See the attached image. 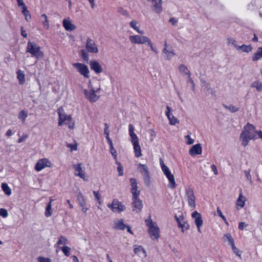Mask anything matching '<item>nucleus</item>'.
Here are the masks:
<instances>
[{"instance_id": "obj_37", "label": "nucleus", "mask_w": 262, "mask_h": 262, "mask_svg": "<svg viewBox=\"0 0 262 262\" xmlns=\"http://www.w3.org/2000/svg\"><path fill=\"white\" fill-rule=\"evenodd\" d=\"M28 116V114L25 110H21L18 114V118L24 122Z\"/></svg>"}, {"instance_id": "obj_60", "label": "nucleus", "mask_w": 262, "mask_h": 262, "mask_svg": "<svg viewBox=\"0 0 262 262\" xmlns=\"http://www.w3.org/2000/svg\"><path fill=\"white\" fill-rule=\"evenodd\" d=\"M247 226L248 225L246 224L245 222H240L238 225V229L241 230H242Z\"/></svg>"}, {"instance_id": "obj_24", "label": "nucleus", "mask_w": 262, "mask_h": 262, "mask_svg": "<svg viewBox=\"0 0 262 262\" xmlns=\"http://www.w3.org/2000/svg\"><path fill=\"white\" fill-rule=\"evenodd\" d=\"M246 201V197L243 195L242 190H241L240 193L236 201V205L241 208H243L245 206Z\"/></svg>"}, {"instance_id": "obj_56", "label": "nucleus", "mask_w": 262, "mask_h": 262, "mask_svg": "<svg viewBox=\"0 0 262 262\" xmlns=\"http://www.w3.org/2000/svg\"><path fill=\"white\" fill-rule=\"evenodd\" d=\"M110 151L112 154V156L114 157L115 158L117 157V151L114 148V146L110 147Z\"/></svg>"}, {"instance_id": "obj_5", "label": "nucleus", "mask_w": 262, "mask_h": 262, "mask_svg": "<svg viewBox=\"0 0 262 262\" xmlns=\"http://www.w3.org/2000/svg\"><path fill=\"white\" fill-rule=\"evenodd\" d=\"M185 197L188 202L189 207L194 209L195 207L196 204L195 197L192 188L190 187L186 188Z\"/></svg>"}, {"instance_id": "obj_33", "label": "nucleus", "mask_w": 262, "mask_h": 262, "mask_svg": "<svg viewBox=\"0 0 262 262\" xmlns=\"http://www.w3.org/2000/svg\"><path fill=\"white\" fill-rule=\"evenodd\" d=\"M250 86L251 88H255L258 92L262 91V83L258 81L253 82Z\"/></svg>"}, {"instance_id": "obj_64", "label": "nucleus", "mask_w": 262, "mask_h": 262, "mask_svg": "<svg viewBox=\"0 0 262 262\" xmlns=\"http://www.w3.org/2000/svg\"><path fill=\"white\" fill-rule=\"evenodd\" d=\"M181 228L182 229V232L184 231L183 229H188L189 228V225L186 222H183V224L182 225Z\"/></svg>"}, {"instance_id": "obj_11", "label": "nucleus", "mask_w": 262, "mask_h": 262, "mask_svg": "<svg viewBox=\"0 0 262 262\" xmlns=\"http://www.w3.org/2000/svg\"><path fill=\"white\" fill-rule=\"evenodd\" d=\"M192 217L194 219V223L196 226L198 231L201 232V227L203 225L202 216L198 211H195L192 213Z\"/></svg>"}, {"instance_id": "obj_19", "label": "nucleus", "mask_w": 262, "mask_h": 262, "mask_svg": "<svg viewBox=\"0 0 262 262\" xmlns=\"http://www.w3.org/2000/svg\"><path fill=\"white\" fill-rule=\"evenodd\" d=\"M58 114L59 115V126H62L63 123H65L67 121H71L72 120L71 115H67L64 112L62 113L59 110H58Z\"/></svg>"}, {"instance_id": "obj_23", "label": "nucleus", "mask_w": 262, "mask_h": 262, "mask_svg": "<svg viewBox=\"0 0 262 262\" xmlns=\"http://www.w3.org/2000/svg\"><path fill=\"white\" fill-rule=\"evenodd\" d=\"M40 20L44 29L49 30L50 29V24L47 15L46 14H42L40 16Z\"/></svg>"}, {"instance_id": "obj_15", "label": "nucleus", "mask_w": 262, "mask_h": 262, "mask_svg": "<svg viewBox=\"0 0 262 262\" xmlns=\"http://www.w3.org/2000/svg\"><path fill=\"white\" fill-rule=\"evenodd\" d=\"M50 162L47 159H40L36 164L35 169L37 171H39L46 167L49 166Z\"/></svg>"}, {"instance_id": "obj_20", "label": "nucleus", "mask_w": 262, "mask_h": 262, "mask_svg": "<svg viewBox=\"0 0 262 262\" xmlns=\"http://www.w3.org/2000/svg\"><path fill=\"white\" fill-rule=\"evenodd\" d=\"M189 153L192 156L201 154L202 146L201 144H196L193 145L189 149Z\"/></svg>"}, {"instance_id": "obj_46", "label": "nucleus", "mask_w": 262, "mask_h": 262, "mask_svg": "<svg viewBox=\"0 0 262 262\" xmlns=\"http://www.w3.org/2000/svg\"><path fill=\"white\" fill-rule=\"evenodd\" d=\"M81 53L83 59L88 62L89 60V56L86 51L84 49L81 50Z\"/></svg>"}, {"instance_id": "obj_2", "label": "nucleus", "mask_w": 262, "mask_h": 262, "mask_svg": "<svg viewBox=\"0 0 262 262\" xmlns=\"http://www.w3.org/2000/svg\"><path fill=\"white\" fill-rule=\"evenodd\" d=\"M129 40L132 43L145 44L149 47L151 51L158 53V51L156 46L152 42L150 39L145 35H134L129 36Z\"/></svg>"}, {"instance_id": "obj_52", "label": "nucleus", "mask_w": 262, "mask_h": 262, "mask_svg": "<svg viewBox=\"0 0 262 262\" xmlns=\"http://www.w3.org/2000/svg\"><path fill=\"white\" fill-rule=\"evenodd\" d=\"M93 194L97 199V200L99 202V204H101V195L99 194L98 191H94Z\"/></svg>"}, {"instance_id": "obj_55", "label": "nucleus", "mask_w": 262, "mask_h": 262, "mask_svg": "<svg viewBox=\"0 0 262 262\" xmlns=\"http://www.w3.org/2000/svg\"><path fill=\"white\" fill-rule=\"evenodd\" d=\"M39 262H51V260L48 258L39 256L37 258Z\"/></svg>"}, {"instance_id": "obj_39", "label": "nucleus", "mask_w": 262, "mask_h": 262, "mask_svg": "<svg viewBox=\"0 0 262 262\" xmlns=\"http://www.w3.org/2000/svg\"><path fill=\"white\" fill-rule=\"evenodd\" d=\"M223 106L225 108L229 110L232 113L236 112L239 110V108L238 107H236V106H233V105H227L226 104H223Z\"/></svg>"}, {"instance_id": "obj_8", "label": "nucleus", "mask_w": 262, "mask_h": 262, "mask_svg": "<svg viewBox=\"0 0 262 262\" xmlns=\"http://www.w3.org/2000/svg\"><path fill=\"white\" fill-rule=\"evenodd\" d=\"M132 200L133 211L136 213L140 212L143 208V203L140 199L139 196H136L135 198L133 196Z\"/></svg>"}, {"instance_id": "obj_48", "label": "nucleus", "mask_w": 262, "mask_h": 262, "mask_svg": "<svg viewBox=\"0 0 262 262\" xmlns=\"http://www.w3.org/2000/svg\"><path fill=\"white\" fill-rule=\"evenodd\" d=\"M233 252L237 255L240 256L241 252L239 250L235 247L234 243L233 245H230Z\"/></svg>"}, {"instance_id": "obj_25", "label": "nucleus", "mask_w": 262, "mask_h": 262, "mask_svg": "<svg viewBox=\"0 0 262 262\" xmlns=\"http://www.w3.org/2000/svg\"><path fill=\"white\" fill-rule=\"evenodd\" d=\"M134 252L136 254H137L139 256L142 255L144 257L146 256V251L142 246L135 247L134 249Z\"/></svg>"}, {"instance_id": "obj_28", "label": "nucleus", "mask_w": 262, "mask_h": 262, "mask_svg": "<svg viewBox=\"0 0 262 262\" xmlns=\"http://www.w3.org/2000/svg\"><path fill=\"white\" fill-rule=\"evenodd\" d=\"M16 73L17 78L18 80L19 84H24L25 82V75L24 72L20 70H18Z\"/></svg>"}, {"instance_id": "obj_61", "label": "nucleus", "mask_w": 262, "mask_h": 262, "mask_svg": "<svg viewBox=\"0 0 262 262\" xmlns=\"http://www.w3.org/2000/svg\"><path fill=\"white\" fill-rule=\"evenodd\" d=\"M66 124L68 126V127L70 129H72L74 127V123L73 122H72V120L71 121H67L65 122Z\"/></svg>"}, {"instance_id": "obj_3", "label": "nucleus", "mask_w": 262, "mask_h": 262, "mask_svg": "<svg viewBox=\"0 0 262 262\" xmlns=\"http://www.w3.org/2000/svg\"><path fill=\"white\" fill-rule=\"evenodd\" d=\"M146 226L148 227V233L152 239H157L159 238V228L157 226L156 223L153 222L151 219V216H149L148 219L145 221Z\"/></svg>"}, {"instance_id": "obj_50", "label": "nucleus", "mask_w": 262, "mask_h": 262, "mask_svg": "<svg viewBox=\"0 0 262 262\" xmlns=\"http://www.w3.org/2000/svg\"><path fill=\"white\" fill-rule=\"evenodd\" d=\"M144 176V183L146 185H148L150 183V177L149 175V173L145 174Z\"/></svg>"}, {"instance_id": "obj_59", "label": "nucleus", "mask_w": 262, "mask_h": 262, "mask_svg": "<svg viewBox=\"0 0 262 262\" xmlns=\"http://www.w3.org/2000/svg\"><path fill=\"white\" fill-rule=\"evenodd\" d=\"M250 169H249L248 170H245L244 171L245 173V175L247 177V179L249 180L250 182L252 181V177H251V176L250 173Z\"/></svg>"}, {"instance_id": "obj_13", "label": "nucleus", "mask_w": 262, "mask_h": 262, "mask_svg": "<svg viewBox=\"0 0 262 262\" xmlns=\"http://www.w3.org/2000/svg\"><path fill=\"white\" fill-rule=\"evenodd\" d=\"M98 90L96 91H98ZM84 94L86 98L89 100L90 101L94 102L97 101L99 98V96L96 94V91L93 89L88 91L86 90L84 91Z\"/></svg>"}, {"instance_id": "obj_9", "label": "nucleus", "mask_w": 262, "mask_h": 262, "mask_svg": "<svg viewBox=\"0 0 262 262\" xmlns=\"http://www.w3.org/2000/svg\"><path fill=\"white\" fill-rule=\"evenodd\" d=\"M85 48L89 52L97 53L98 49L94 40L88 37L86 40Z\"/></svg>"}, {"instance_id": "obj_63", "label": "nucleus", "mask_w": 262, "mask_h": 262, "mask_svg": "<svg viewBox=\"0 0 262 262\" xmlns=\"http://www.w3.org/2000/svg\"><path fill=\"white\" fill-rule=\"evenodd\" d=\"M211 170L213 172L214 174H215V175L217 174V168H216V166L215 165L212 164L211 166Z\"/></svg>"}, {"instance_id": "obj_21", "label": "nucleus", "mask_w": 262, "mask_h": 262, "mask_svg": "<svg viewBox=\"0 0 262 262\" xmlns=\"http://www.w3.org/2000/svg\"><path fill=\"white\" fill-rule=\"evenodd\" d=\"M130 27L140 34H143L144 33L143 30L140 29V24L137 20L133 19L129 23Z\"/></svg>"}, {"instance_id": "obj_1", "label": "nucleus", "mask_w": 262, "mask_h": 262, "mask_svg": "<svg viewBox=\"0 0 262 262\" xmlns=\"http://www.w3.org/2000/svg\"><path fill=\"white\" fill-rule=\"evenodd\" d=\"M256 132L255 127L252 124L248 123L247 125L244 127L240 135L242 145L246 146L250 140L254 139Z\"/></svg>"}, {"instance_id": "obj_34", "label": "nucleus", "mask_w": 262, "mask_h": 262, "mask_svg": "<svg viewBox=\"0 0 262 262\" xmlns=\"http://www.w3.org/2000/svg\"><path fill=\"white\" fill-rule=\"evenodd\" d=\"M138 169L143 176L149 173L148 167L146 165L139 164Z\"/></svg>"}, {"instance_id": "obj_27", "label": "nucleus", "mask_w": 262, "mask_h": 262, "mask_svg": "<svg viewBox=\"0 0 262 262\" xmlns=\"http://www.w3.org/2000/svg\"><path fill=\"white\" fill-rule=\"evenodd\" d=\"M236 49L237 51H241L243 52L249 53L252 50V48L250 45H243L242 46H236Z\"/></svg>"}, {"instance_id": "obj_6", "label": "nucleus", "mask_w": 262, "mask_h": 262, "mask_svg": "<svg viewBox=\"0 0 262 262\" xmlns=\"http://www.w3.org/2000/svg\"><path fill=\"white\" fill-rule=\"evenodd\" d=\"M107 206L114 212L120 213L125 209L124 205L116 199L113 200L112 204H108Z\"/></svg>"}, {"instance_id": "obj_10", "label": "nucleus", "mask_w": 262, "mask_h": 262, "mask_svg": "<svg viewBox=\"0 0 262 262\" xmlns=\"http://www.w3.org/2000/svg\"><path fill=\"white\" fill-rule=\"evenodd\" d=\"M81 164H77L73 165V168L75 170V175L78 176L80 178L82 179L84 181H88V179L86 178L84 170L81 167Z\"/></svg>"}, {"instance_id": "obj_47", "label": "nucleus", "mask_w": 262, "mask_h": 262, "mask_svg": "<svg viewBox=\"0 0 262 262\" xmlns=\"http://www.w3.org/2000/svg\"><path fill=\"white\" fill-rule=\"evenodd\" d=\"M17 5H18V7L21 8V10H24V9L27 8L23 0H17Z\"/></svg>"}, {"instance_id": "obj_36", "label": "nucleus", "mask_w": 262, "mask_h": 262, "mask_svg": "<svg viewBox=\"0 0 262 262\" xmlns=\"http://www.w3.org/2000/svg\"><path fill=\"white\" fill-rule=\"evenodd\" d=\"M77 200L79 203V206H83L85 204V200L83 195L81 192L78 193L77 194Z\"/></svg>"}, {"instance_id": "obj_30", "label": "nucleus", "mask_w": 262, "mask_h": 262, "mask_svg": "<svg viewBox=\"0 0 262 262\" xmlns=\"http://www.w3.org/2000/svg\"><path fill=\"white\" fill-rule=\"evenodd\" d=\"M134 146V150L135 154V156L139 158L142 156L141 152V147L139 145V142L133 144Z\"/></svg>"}, {"instance_id": "obj_14", "label": "nucleus", "mask_w": 262, "mask_h": 262, "mask_svg": "<svg viewBox=\"0 0 262 262\" xmlns=\"http://www.w3.org/2000/svg\"><path fill=\"white\" fill-rule=\"evenodd\" d=\"M152 3V8L154 11L159 14L162 11V0H147Z\"/></svg>"}, {"instance_id": "obj_57", "label": "nucleus", "mask_w": 262, "mask_h": 262, "mask_svg": "<svg viewBox=\"0 0 262 262\" xmlns=\"http://www.w3.org/2000/svg\"><path fill=\"white\" fill-rule=\"evenodd\" d=\"M109 125L107 123H105L104 124V133L106 136H109L110 132H109Z\"/></svg>"}, {"instance_id": "obj_44", "label": "nucleus", "mask_w": 262, "mask_h": 262, "mask_svg": "<svg viewBox=\"0 0 262 262\" xmlns=\"http://www.w3.org/2000/svg\"><path fill=\"white\" fill-rule=\"evenodd\" d=\"M116 164L118 165L117 170L118 171V176H122L123 175V168L121 164L119 162H116Z\"/></svg>"}, {"instance_id": "obj_54", "label": "nucleus", "mask_w": 262, "mask_h": 262, "mask_svg": "<svg viewBox=\"0 0 262 262\" xmlns=\"http://www.w3.org/2000/svg\"><path fill=\"white\" fill-rule=\"evenodd\" d=\"M216 211L219 215L227 224V223L226 222L225 216L223 214L222 212L221 211L219 207L217 208Z\"/></svg>"}, {"instance_id": "obj_51", "label": "nucleus", "mask_w": 262, "mask_h": 262, "mask_svg": "<svg viewBox=\"0 0 262 262\" xmlns=\"http://www.w3.org/2000/svg\"><path fill=\"white\" fill-rule=\"evenodd\" d=\"M228 44V45H233L235 48H236V46H238V45H237L236 43V41L232 38H228V42H227Z\"/></svg>"}, {"instance_id": "obj_35", "label": "nucleus", "mask_w": 262, "mask_h": 262, "mask_svg": "<svg viewBox=\"0 0 262 262\" xmlns=\"http://www.w3.org/2000/svg\"><path fill=\"white\" fill-rule=\"evenodd\" d=\"M2 189L5 193L8 195L11 194V189L6 183H2L1 185Z\"/></svg>"}, {"instance_id": "obj_49", "label": "nucleus", "mask_w": 262, "mask_h": 262, "mask_svg": "<svg viewBox=\"0 0 262 262\" xmlns=\"http://www.w3.org/2000/svg\"><path fill=\"white\" fill-rule=\"evenodd\" d=\"M0 215L3 217H6L8 215L7 210L3 208H0Z\"/></svg>"}, {"instance_id": "obj_45", "label": "nucleus", "mask_w": 262, "mask_h": 262, "mask_svg": "<svg viewBox=\"0 0 262 262\" xmlns=\"http://www.w3.org/2000/svg\"><path fill=\"white\" fill-rule=\"evenodd\" d=\"M190 134L191 133H190V134H188L187 135V136H185V138L186 139H187V140L186 141V143L187 144V145H191L194 142V139H192L191 137H190Z\"/></svg>"}, {"instance_id": "obj_22", "label": "nucleus", "mask_w": 262, "mask_h": 262, "mask_svg": "<svg viewBox=\"0 0 262 262\" xmlns=\"http://www.w3.org/2000/svg\"><path fill=\"white\" fill-rule=\"evenodd\" d=\"M128 130L129 136L131 138V142L132 143V144L138 143L139 139L136 134L134 133V128L133 125H129Z\"/></svg>"}, {"instance_id": "obj_58", "label": "nucleus", "mask_w": 262, "mask_h": 262, "mask_svg": "<svg viewBox=\"0 0 262 262\" xmlns=\"http://www.w3.org/2000/svg\"><path fill=\"white\" fill-rule=\"evenodd\" d=\"M169 22L173 26H176L178 23V19L174 17H171L169 19Z\"/></svg>"}, {"instance_id": "obj_29", "label": "nucleus", "mask_w": 262, "mask_h": 262, "mask_svg": "<svg viewBox=\"0 0 262 262\" xmlns=\"http://www.w3.org/2000/svg\"><path fill=\"white\" fill-rule=\"evenodd\" d=\"M223 239L225 242H228L229 245H233L234 243V240L230 233L225 234L223 237Z\"/></svg>"}, {"instance_id": "obj_17", "label": "nucleus", "mask_w": 262, "mask_h": 262, "mask_svg": "<svg viewBox=\"0 0 262 262\" xmlns=\"http://www.w3.org/2000/svg\"><path fill=\"white\" fill-rule=\"evenodd\" d=\"M62 24L64 28L67 31H72L76 28V27L72 23V21L70 17L64 19Z\"/></svg>"}, {"instance_id": "obj_40", "label": "nucleus", "mask_w": 262, "mask_h": 262, "mask_svg": "<svg viewBox=\"0 0 262 262\" xmlns=\"http://www.w3.org/2000/svg\"><path fill=\"white\" fill-rule=\"evenodd\" d=\"M22 13L25 17V19L27 21H29L31 18V14L27 9V8L21 10Z\"/></svg>"}, {"instance_id": "obj_7", "label": "nucleus", "mask_w": 262, "mask_h": 262, "mask_svg": "<svg viewBox=\"0 0 262 262\" xmlns=\"http://www.w3.org/2000/svg\"><path fill=\"white\" fill-rule=\"evenodd\" d=\"M163 168L164 169L162 171L169 180V184L168 185V186L172 189L176 187V184L173 175L171 173V171L168 167H164Z\"/></svg>"}, {"instance_id": "obj_26", "label": "nucleus", "mask_w": 262, "mask_h": 262, "mask_svg": "<svg viewBox=\"0 0 262 262\" xmlns=\"http://www.w3.org/2000/svg\"><path fill=\"white\" fill-rule=\"evenodd\" d=\"M77 69V71L80 73L81 75H83L84 77H89V70L88 67H76Z\"/></svg>"}, {"instance_id": "obj_18", "label": "nucleus", "mask_w": 262, "mask_h": 262, "mask_svg": "<svg viewBox=\"0 0 262 262\" xmlns=\"http://www.w3.org/2000/svg\"><path fill=\"white\" fill-rule=\"evenodd\" d=\"M130 185H131V192L133 194V196H138L140 195V191L138 190L137 182L135 179L130 178Z\"/></svg>"}, {"instance_id": "obj_31", "label": "nucleus", "mask_w": 262, "mask_h": 262, "mask_svg": "<svg viewBox=\"0 0 262 262\" xmlns=\"http://www.w3.org/2000/svg\"><path fill=\"white\" fill-rule=\"evenodd\" d=\"M53 200L50 199V202L48 204L45 211V215L46 217H49L52 214V210L51 208V204Z\"/></svg>"}, {"instance_id": "obj_4", "label": "nucleus", "mask_w": 262, "mask_h": 262, "mask_svg": "<svg viewBox=\"0 0 262 262\" xmlns=\"http://www.w3.org/2000/svg\"><path fill=\"white\" fill-rule=\"evenodd\" d=\"M27 51L37 59L41 58L43 55L41 48L34 42H28Z\"/></svg>"}, {"instance_id": "obj_16", "label": "nucleus", "mask_w": 262, "mask_h": 262, "mask_svg": "<svg viewBox=\"0 0 262 262\" xmlns=\"http://www.w3.org/2000/svg\"><path fill=\"white\" fill-rule=\"evenodd\" d=\"M171 108L168 106H166V111L165 112L166 115L168 118L169 124L170 125H176L177 123H179V120L176 118L172 114L170 113Z\"/></svg>"}, {"instance_id": "obj_43", "label": "nucleus", "mask_w": 262, "mask_h": 262, "mask_svg": "<svg viewBox=\"0 0 262 262\" xmlns=\"http://www.w3.org/2000/svg\"><path fill=\"white\" fill-rule=\"evenodd\" d=\"M60 249L66 256H69L70 255L71 248L68 246H64Z\"/></svg>"}, {"instance_id": "obj_32", "label": "nucleus", "mask_w": 262, "mask_h": 262, "mask_svg": "<svg viewBox=\"0 0 262 262\" xmlns=\"http://www.w3.org/2000/svg\"><path fill=\"white\" fill-rule=\"evenodd\" d=\"M262 58V48H258L256 52L254 54L252 59L254 61H256Z\"/></svg>"}, {"instance_id": "obj_12", "label": "nucleus", "mask_w": 262, "mask_h": 262, "mask_svg": "<svg viewBox=\"0 0 262 262\" xmlns=\"http://www.w3.org/2000/svg\"><path fill=\"white\" fill-rule=\"evenodd\" d=\"M162 53L164 54V57L168 59H171L175 54L172 47L168 45L166 42H165L164 48L163 50Z\"/></svg>"}, {"instance_id": "obj_42", "label": "nucleus", "mask_w": 262, "mask_h": 262, "mask_svg": "<svg viewBox=\"0 0 262 262\" xmlns=\"http://www.w3.org/2000/svg\"><path fill=\"white\" fill-rule=\"evenodd\" d=\"M180 71L184 75H188V77L190 76L189 70L187 67H179Z\"/></svg>"}, {"instance_id": "obj_41", "label": "nucleus", "mask_w": 262, "mask_h": 262, "mask_svg": "<svg viewBox=\"0 0 262 262\" xmlns=\"http://www.w3.org/2000/svg\"><path fill=\"white\" fill-rule=\"evenodd\" d=\"M67 238L65 236L61 235L60 236V238L56 245L57 246H59L60 245H64L67 243Z\"/></svg>"}, {"instance_id": "obj_62", "label": "nucleus", "mask_w": 262, "mask_h": 262, "mask_svg": "<svg viewBox=\"0 0 262 262\" xmlns=\"http://www.w3.org/2000/svg\"><path fill=\"white\" fill-rule=\"evenodd\" d=\"M28 137V136L27 135H24L20 138H19L17 142L19 143H20L23 142H24L27 138Z\"/></svg>"}, {"instance_id": "obj_53", "label": "nucleus", "mask_w": 262, "mask_h": 262, "mask_svg": "<svg viewBox=\"0 0 262 262\" xmlns=\"http://www.w3.org/2000/svg\"><path fill=\"white\" fill-rule=\"evenodd\" d=\"M96 73H100L102 71V67H91Z\"/></svg>"}, {"instance_id": "obj_38", "label": "nucleus", "mask_w": 262, "mask_h": 262, "mask_svg": "<svg viewBox=\"0 0 262 262\" xmlns=\"http://www.w3.org/2000/svg\"><path fill=\"white\" fill-rule=\"evenodd\" d=\"M126 226L123 222V220H121L118 221V223L116 224L115 229L118 230H123L125 229Z\"/></svg>"}]
</instances>
